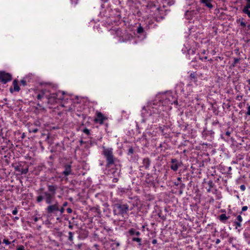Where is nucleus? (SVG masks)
Returning a JSON list of instances; mask_svg holds the SVG:
<instances>
[{
    "mask_svg": "<svg viewBox=\"0 0 250 250\" xmlns=\"http://www.w3.org/2000/svg\"><path fill=\"white\" fill-rule=\"evenodd\" d=\"M102 154L106 160V166L110 167L111 165L115 164L116 158L113 155V149L111 147H106L102 146Z\"/></svg>",
    "mask_w": 250,
    "mask_h": 250,
    "instance_id": "1",
    "label": "nucleus"
},
{
    "mask_svg": "<svg viewBox=\"0 0 250 250\" xmlns=\"http://www.w3.org/2000/svg\"><path fill=\"white\" fill-rule=\"evenodd\" d=\"M129 210V206L127 204H115L114 205L113 213L114 215H122L123 216L127 213Z\"/></svg>",
    "mask_w": 250,
    "mask_h": 250,
    "instance_id": "2",
    "label": "nucleus"
},
{
    "mask_svg": "<svg viewBox=\"0 0 250 250\" xmlns=\"http://www.w3.org/2000/svg\"><path fill=\"white\" fill-rule=\"evenodd\" d=\"M64 94V92H59L56 93L50 94L48 95V93L46 94V98L48 100V103L50 104H53L56 102V100H62L61 96H62Z\"/></svg>",
    "mask_w": 250,
    "mask_h": 250,
    "instance_id": "3",
    "label": "nucleus"
},
{
    "mask_svg": "<svg viewBox=\"0 0 250 250\" xmlns=\"http://www.w3.org/2000/svg\"><path fill=\"white\" fill-rule=\"evenodd\" d=\"M45 208L46 212L49 215L56 214L59 211V202L55 201L54 204H48Z\"/></svg>",
    "mask_w": 250,
    "mask_h": 250,
    "instance_id": "4",
    "label": "nucleus"
},
{
    "mask_svg": "<svg viewBox=\"0 0 250 250\" xmlns=\"http://www.w3.org/2000/svg\"><path fill=\"white\" fill-rule=\"evenodd\" d=\"M12 79V76L5 72H0V81L3 83H6Z\"/></svg>",
    "mask_w": 250,
    "mask_h": 250,
    "instance_id": "5",
    "label": "nucleus"
},
{
    "mask_svg": "<svg viewBox=\"0 0 250 250\" xmlns=\"http://www.w3.org/2000/svg\"><path fill=\"white\" fill-rule=\"evenodd\" d=\"M43 195H44V200L47 204H51L52 203L55 198V194L45 191L43 193Z\"/></svg>",
    "mask_w": 250,
    "mask_h": 250,
    "instance_id": "6",
    "label": "nucleus"
},
{
    "mask_svg": "<svg viewBox=\"0 0 250 250\" xmlns=\"http://www.w3.org/2000/svg\"><path fill=\"white\" fill-rule=\"evenodd\" d=\"M107 118L101 112L97 113L96 117L94 119V121L102 125Z\"/></svg>",
    "mask_w": 250,
    "mask_h": 250,
    "instance_id": "7",
    "label": "nucleus"
},
{
    "mask_svg": "<svg viewBox=\"0 0 250 250\" xmlns=\"http://www.w3.org/2000/svg\"><path fill=\"white\" fill-rule=\"evenodd\" d=\"M171 162L172 163L170 166L171 169L173 171H177L179 167L180 166V165L178 162V161L176 159H171Z\"/></svg>",
    "mask_w": 250,
    "mask_h": 250,
    "instance_id": "8",
    "label": "nucleus"
},
{
    "mask_svg": "<svg viewBox=\"0 0 250 250\" xmlns=\"http://www.w3.org/2000/svg\"><path fill=\"white\" fill-rule=\"evenodd\" d=\"M247 1L246 5L244 7L243 11L244 13L248 15L250 18V0H246Z\"/></svg>",
    "mask_w": 250,
    "mask_h": 250,
    "instance_id": "9",
    "label": "nucleus"
},
{
    "mask_svg": "<svg viewBox=\"0 0 250 250\" xmlns=\"http://www.w3.org/2000/svg\"><path fill=\"white\" fill-rule=\"evenodd\" d=\"M65 170L63 171V174L65 176H68L71 174V166L70 165H66L64 166Z\"/></svg>",
    "mask_w": 250,
    "mask_h": 250,
    "instance_id": "10",
    "label": "nucleus"
},
{
    "mask_svg": "<svg viewBox=\"0 0 250 250\" xmlns=\"http://www.w3.org/2000/svg\"><path fill=\"white\" fill-rule=\"evenodd\" d=\"M173 99V96L171 95V94H168L166 96V99H165V104H168L169 103L170 104H172L173 103H177V101L176 100H172Z\"/></svg>",
    "mask_w": 250,
    "mask_h": 250,
    "instance_id": "11",
    "label": "nucleus"
},
{
    "mask_svg": "<svg viewBox=\"0 0 250 250\" xmlns=\"http://www.w3.org/2000/svg\"><path fill=\"white\" fill-rule=\"evenodd\" d=\"M47 188H48V192L49 193H52V194H56V190L57 189V186H55V185H48L47 186Z\"/></svg>",
    "mask_w": 250,
    "mask_h": 250,
    "instance_id": "12",
    "label": "nucleus"
},
{
    "mask_svg": "<svg viewBox=\"0 0 250 250\" xmlns=\"http://www.w3.org/2000/svg\"><path fill=\"white\" fill-rule=\"evenodd\" d=\"M150 164V161L149 158H146L144 159L143 161V167H144L146 169H147L149 168Z\"/></svg>",
    "mask_w": 250,
    "mask_h": 250,
    "instance_id": "13",
    "label": "nucleus"
},
{
    "mask_svg": "<svg viewBox=\"0 0 250 250\" xmlns=\"http://www.w3.org/2000/svg\"><path fill=\"white\" fill-rule=\"evenodd\" d=\"M48 93L46 89H43L41 91V93L38 94L37 99L41 100L43 97H46V94Z\"/></svg>",
    "mask_w": 250,
    "mask_h": 250,
    "instance_id": "14",
    "label": "nucleus"
},
{
    "mask_svg": "<svg viewBox=\"0 0 250 250\" xmlns=\"http://www.w3.org/2000/svg\"><path fill=\"white\" fill-rule=\"evenodd\" d=\"M211 0H200L202 3H204L206 6H207L209 8H212V5L211 3Z\"/></svg>",
    "mask_w": 250,
    "mask_h": 250,
    "instance_id": "15",
    "label": "nucleus"
},
{
    "mask_svg": "<svg viewBox=\"0 0 250 250\" xmlns=\"http://www.w3.org/2000/svg\"><path fill=\"white\" fill-rule=\"evenodd\" d=\"M13 85L14 87V90L15 91H19L20 90V88L19 86L18 85V81L17 80H14L13 82Z\"/></svg>",
    "mask_w": 250,
    "mask_h": 250,
    "instance_id": "16",
    "label": "nucleus"
},
{
    "mask_svg": "<svg viewBox=\"0 0 250 250\" xmlns=\"http://www.w3.org/2000/svg\"><path fill=\"white\" fill-rule=\"evenodd\" d=\"M129 234L130 235H136L137 236H139L140 235V232L138 231H136L135 229H131L129 230L128 231Z\"/></svg>",
    "mask_w": 250,
    "mask_h": 250,
    "instance_id": "17",
    "label": "nucleus"
},
{
    "mask_svg": "<svg viewBox=\"0 0 250 250\" xmlns=\"http://www.w3.org/2000/svg\"><path fill=\"white\" fill-rule=\"evenodd\" d=\"M228 219L229 217H227L225 214H222L219 216V219L222 222H224Z\"/></svg>",
    "mask_w": 250,
    "mask_h": 250,
    "instance_id": "18",
    "label": "nucleus"
},
{
    "mask_svg": "<svg viewBox=\"0 0 250 250\" xmlns=\"http://www.w3.org/2000/svg\"><path fill=\"white\" fill-rule=\"evenodd\" d=\"M237 22L239 23L241 26L245 27L246 26V23L244 22V18H240L237 21Z\"/></svg>",
    "mask_w": 250,
    "mask_h": 250,
    "instance_id": "19",
    "label": "nucleus"
},
{
    "mask_svg": "<svg viewBox=\"0 0 250 250\" xmlns=\"http://www.w3.org/2000/svg\"><path fill=\"white\" fill-rule=\"evenodd\" d=\"M43 199H44V195H39L37 197L36 201L38 203H40L42 202Z\"/></svg>",
    "mask_w": 250,
    "mask_h": 250,
    "instance_id": "20",
    "label": "nucleus"
},
{
    "mask_svg": "<svg viewBox=\"0 0 250 250\" xmlns=\"http://www.w3.org/2000/svg\"><path fill=\"white\" fill-rule=\"evenodd\" d=\"M146 108L145 107H144L143 108V112H142V115L144 118L142 120V123H145L146 120V119L145 118V113L144 112V111H146Z\"/></svg>",
    "mask_w": 250,
    "mask_h": 250,
    "instance_id": "21",
    "label": "nucleus"
},
{
    "mask_svg": "<svg viewBox=\"0 0 250 250\" xmlns=\"http://www.w3.org/2000/svg\"><path fill=\"white\" fill-rule=\"evenodd\" d=\"M68 234H69V236H68V239L70 241H73V233L71 231H69L68 232Z\"/></svg>",
    "mask_w": 250,
    "mask_h": 250,
    "instance_id": "22",
    "label": "nucleus"
},
{
    "mask_svg": "<svg viewBox=\"0 0 250 250\" xmlns=\"http://www.w3.org/2000/svg\"><path fill=\"white\" fill-rule=\"evenodd\" d=\"M144 32V28L140 24L139 27L137 28V33L139 34H141Z\"/></svg>",
    "mask_w": 250,
    "mask_h": 250,
    "instance_id": "23",
    "label": "nucleus"
},
{
    "mask_svg": "<svg viewBox=\"0 0 250 250\" xmlns=\"http://www.w3.org/2000/svg\"><path fill=\"white\" fill-rule=\"evenodd\" d=\"M239 62V59L238 58H234V62L233 63L231 64V66L232 67H234L236 64L238 63Z\"/></svg>",
    "mask_w": 250,
    "mask_h": 250,
    "instance_id": "24",
    "label": "nucleus"
},
{
    "mask_svg": "<svg viewBox=\"0 0 250 250\" xmlns=\"http://www.w3.org/2000/svg\"><path fill=\"white\" fill-rule=\"evenodd\" d=\"M132 241H136V242H137L138 243H139V245H141V239L140 238H138V237H133L132 238Z\"/></svg>",
    "mask_w": 250,
    "mask_h": 250,
    "instance_id": "25",
    "label": "nucleus"
},
{
    "mask_svg": "<svg viewBox=\"0 0 250 250\" xmlns=\"http://www.w3.org/2000/svg\"><path fill=\"white\" fill-rule=\"evenodd\" d=\"M59 211H60L61 214H62L64 211V208H63V207H61L59 204Z\"/></svg>",
    "mask_w": 250,
    "mask_h": 250,
    "instance_id": "26",
    "label": "nucleus"
},
{
    "mask_svg": "<svg viewBox=\"0 0 250 250\" xmlns=\"http://www.w3.org/2000/svg\"><path fill=\"white\" fill-rule=\"evenodd\" d=\"M236 221L237 222H241L243 220V219H242V217H241V216L240 215H239L238 216H237V218H236Z\"/></svg>",
    "mask_w": 250,
    "mask_h": 250,
    "instance_id": "27",
    "label": "nucleus"
},
{
    "mask_svg": "<svg viewBox=\"0 0 250 250\" xmlns=\"http://www.w3.org/2000/svg\"><path fill=\"white\" fill-rule=\"evenodd\" d=\"M236 226V229H237L238 227H241V222L235 221L234 222Z\"/></svg>",
    "mask_w": 250,
    "mask_h": 250,
    "instance_id": "28",
    "label": "nucleus"
},
{
    "mask_svg": "<svg viewBox=\"0 0 250 250\" xmlns=\"http://www.w3.org/2000/svg\"><path fill=\"white\" fill-rule=\"evenodd\" d=\"M83 132L87 135H89L90 134V131L87 128H84L83 130Z\"/></svg>",
    "mask_w": 250,
    "mask_h": 250,
    "instance_id": "29",
    "label": "nucleus"
},
{
    "mask_svg": "<svg viewBox=\"0 0 250 250\" xmlns=\"http://www.w3.org/2000/svg\"><path fill=\"white\" fill-rule=\"evenodd\" d=\"M3 242L6 245H9L10 244V241L8 240V239H4L3 240Z\"/></svg>",
    "mask_w": 250,
    "mask_h": 250,
    "instance_id": "30",
    "label": "nucleus"
},
{
    "mask_svg": "<svg viewBox=\"0 0 250 250\" xmlns=\"http://www.w3.org/2000/svg\"><path fill=\"white\" fill-rule=\"evenodd\" d=\"M21 85H22L23 86H25L27 85V82L25 80H21Z\"/></svg>",
    "mask_w": 250,
    "mask_h": 250,
    "instance_id": "31",
    "label": "nucleus"
},
{
    "mask_svg": "<svg viewBox=\"0 0 250 250\" xmlns=\"http://www.w3.org/2000/svg\"><path fill=\"white\" fill-rule=\"evenodd\" d=\"M17 250H25L24 247L22 245H21L18 247Z\"/></svg>",
    "mask_w": 250,
    "mask_h": 250,
    "instance_id": "32",
    "label": "nucleus"
},
{
    "mask_svg": "<svg viewBox=\"0 0 250 250\" xmlns=\"http://www.w3.org/2000/svg\"><path fill=\"white\" fill-rule=\"evenodd\" d=\"M247 115L250 116V105H249L247 108V111L246 112Z\"/></svg>",
    "mask_w": 250,
    "mask_h": 250,
    "instance_id": "33",
    "label": "nucleus"
},
{
    "mask_svg": "<svg viewBox=\"0 0 250 250\" xmlns=\"http://www.w3.org/2000/svg\"><path fill=\"white\" fill-rule=\"evenodd\" d=\"M208 185H209L210 188H213V182L212 181H209L208 183Z\"/></svg>",
    "mask_w": 250,
    "mask_h": 250,
    "instance_id": "34",
    "label": "nucleus"
},
{
    "mask_svg": "<svg viewBox=\"0 0 250 250\" xmlns=\"http://www.w3.org/2000/svg\"><path fill=\"white\" fill-rule=\"evenodd\" d=\"M18 213V210L17 209V208H15L13 211H12V214L13 215H16Z\"/></svg>",
    "mask_w": 250,
    "mask_h": 250,
    "instance_id": "35",
    "label": "nucleus"
},
{
    "mask_svg": "<svg viewBox=\"0 0 250 250\" xmlns=\"http://www.w3.org/2000/svg\"><path fill=\"white\" fill-rule=\"evenodd\" d=\"M240 189H241V190L244 191L245 190V189H246V187H245V186L244 185H241L240 186Z\"/></svg>",
    "mask_w": 250,
    "mask_h": 250,
    "instance_id": "36",
    "label": "nucleus"
},
{
    "mask_svg": "<svg viewBox=\"0 0 250 250\" xmlns=\"http://www.w3.org/2000/svg\"><path fill=\"white\" fill-rule=\"evenodd\" d=\"M248 209V207L247 206H243L242 208V211H246Z\"/></svg>",
    "mask_w": 250,
    "mask_h": 250,
    "instance_id": "37",
    "label": "nucleus"
},
{
    "mask_svg": "<svg viewBox=\"0 0 250 250\" xmlns=\"http://www.w3.org/2000/svg\"><path fill=\"white\" fill-rule=\"evenodd\" d=\"M66 211L68 213H71L72 212V209L71 208H67L66 209Z\"/></svg>",
    "mask_w": 250,
    "mask_h": 250,
    "instance_id": "38",
    "label": "nucleus"
},
{
    "mask_svg": "<svg viewBox=\"0 0 250 250\" xmlns=\"http://www.w3.org/2000/svg\"><path fill=\"white\" fill-rule=\"evenodd\" d=\"M133 153V149L132 148H130L128 150V154H132Z\"/></svg>",
    "mask_w": 250,
    "mask_h": 250,
    "instance_id": "39",
    "label": "nucleus"
},
{
    "mask_svg": "<svg viewBox=\"0 0 250 250\" xmlns=\"http://www.w3.org/2000/svg\"><path fill=\"white\" fill-rule=\"evenodd\" d=\"M28 171V169H24L21 172L22 174H26Z\"/></svg>",
    "mask_w": 250,
    "mask_h": 250,
    "instance_id": "40",
    "label": "nucleus"
},
{
    "mask_svg": "<svg viewBox=\"0 0 250 250\" xmlns=\"http://www.w3.org/2000/svg\"><path fill=\"white\" fill-rule=\"evenodd\" d=\"M190 77L191 78L194 79L195 78V74L194 73H191L190 75Z\"/></svg>",
    "mask_w": 250,
    "mask_h": 250,
    "instance_id": "41",
    "label": "nucleus"
},
{
    "mask_svg": "<svg viewBox=\"0 0 250 250\" xmlns=\"http://www.w3.org/2000/svg\"><path fill=\"white\" fill-rule=\"evenodd\" d=\"M68 228H69L70 229H73V225H72L71 224V223H69V226H68Z\"/></svg>",
    "mask_w": 250,
    "mask_h": 250,
    "instance_id": "42",
    "label": "nucleus"
},
{
    "mask_svg": "<svg viewBox=\"0 0 250 250\" xmlns=\"http://www.w3.org/2000/svg\"><path fill=\"white\" fill-rule=\"evenodd\" d=\"M157 242V241L156 239H153L152 241V243L153 244H156Z\"/></svg>",
    "mask_w": 250,
    "mask_h": 250,
    "instance_id": "43",
    "label": "nucleus"
},
{
    "mask_svg": "<svg viewBox=\"0 0 250 250\" xmlns=\"http://www.w3.org/2000/svg\"><path fill=\"white\" fill-rule=\"evenodd\" d=\"M230 134V132L229 131H226V135H227L228 136H229Z\"/></svg>",
    "mask_w": 250,
    "mask_h": 250,
    "instance_id": "44",
    "label": "nucleus"
},
{
    "mask_svg": "<svg viewBox=\"0 0 250 250\" xmlns=\"http://www.w3.org/2000/svg\"><path fill=\"white\" fill-rule=\"evenodd\" d=\"M67 204L68 203L67 202H64L63 204L62 207H63V208H64L65 207H66L67 205Z\"/></svg>",
    "mask_w": 250,
    "mask_h": 250,
    "instance_id": "45",
    "label": "nucleus"
},
{
    "mask_svg": "<svg viewBox=\"0 0 250 250\" xmlns=\"http://www.w3.org/2000/svg\"><path fill=\"white\" fill-rule=\"evenodd\" d=\"M220 243V240L219 239H217L216 240V244H218Z\"/></svg>",
    "mask_w": 250,
    "mask_h": 250,
    "instance_id": "46",
    "label": "nucleus"
},
{
    "mask_svg": "<svg viewBox=\"0 0 250 250\" xmlns=\"http://www.w3.org/2000/svg\"><path fill=\"white\" fill-rule=\"evenodd\" d=\"M34 133H36L38 131V128H35L32 131Z\"/></svg>",
    "mask_w": 250,
    "mask_h": 250,
    "instance_id": "47",
    "label": "nucleus"
},
{
    "mask_svg": "<svg viewBox=\"0 0 250 250\" xmlns=\"http://www.w3.org/2000/svg\"><path fill=\"white\" fill-rule=\"evenodd\" d=\"M39 219V218H38V217H35L34 218V220L35 222H37Z\"/></svg>",
    "mask_w": 250,
    "mask_h": 250,
    "instance_id": "48",
    "label": "nucleus"
},
{
    "mask_svg": "<svg viewBox=\"0 0 250 250\" xmlns=\"http://www.w3.org/2000/svg\"><path fill=\"white\" fill-rule=\"evenodd\" d=\"M82 245L81 244H78L77 247L78 248V249H81L82 247Z\"/></svg>",
    "mask_w": 250,
    "mask_h": 250,
    "instance_id": "49",
    "label": "nucleus"
},
{
    "mask_svg": "<svg viewBox=\"0 0 250 250\" xmlns=\"http://www.w3.org/2000/svg\"><path fill=\"white\" fill-rule=\"evenodd\" d=\"M117 181H118V179H117V178H114V179H113V182H117Z\"/></svg>",
    "mask_w": 250,
    "mask_h": 250,
    "instance_id": "50",
    "label": "nucleus"
},
{
    "mask_svg": "<svg viewBox=\"0 0 250 250\" xmlns=\"http://www.w3.org/2000/svg\"><path fill=\"white\" fill-rule=\"evenodd\" d=\"M202 54H206V50H203L202 52Z\"/></svg>",
    "mask_w": 250,
    "mask_h": 250,
    "instance_id": "51",
    "label": "nucleus"
},
{
    "mask_svg": "<svg viewBox=\"0 0 250 250\" xmlns=\"http://www.w3.org/2000/svg\"><path fill=\"white\" fill-rule=\"evenodd\" d=\"M94 247L95 248H96V249H97V248L98 247V245L97 244H95V245H94Z\"/></svg>",
    "mask_w": 250,
    "mask_h": 250,
    "instance_id": "52",
    "label": "nucleus"
},
{
    "mask_svg": "<svg viewBox=\"0 0 250 250\" xmlns=\"http://www.w3.org/2000/svg\"><path fill=\"white\" fill-rule=\"evenodd\" d=\"M247 82L250 85V79H249L247 81Z\"/></svg>",
    "mask_w": 250,
    "mask_h": 250,
    "instance_id": "53",
    "label": "nucleus"
},
{
    "mask_svg": "<svg viewBox=\"0 0 250 250\" xmlns=\"http://www.w3.org/2000/svg\"><path fill=\"white\" fill-rule=\"evenodd\" d=\"M247 27H248V29H250V24H248V25H247Z\"/></svg>",
    "mask_w": 250,
    "mask_h": 250,
    "instance_id": "54",
    "label": "nucleus"
},
{
    "mask_svg": "<svg viewBox=\"0 0 250 250\" xmlns=\"http://www.w3.org/2000/svg\"><path fill=\"white\" fill-rule=\"evenodd\" d=\"M19 219V217H15L14 218V219H15V220H18Z\"/></svg>",
    "mask_w": 250,
    "mask_h": 250,
    "instance_id": "55",
    "label": "nucleus"
},
{
    "mask_svg": "<svg viewBox=\"0 0 250 250\" xmlns=\"http://www.w3.org/2000/svg\"><path fill=\"white\" fill-rule=\"evenodd\" d=\"M240 96H238L236 98V99L239 100ZM240 98H242V96H240Z\"/></svg>",
    "mask_w": 250,
    "mask_h": 250,
    "instance_id": "56",
    "label": "nucleus"
},
{
    "mask_svg": "<svg viewBox=\"0 0 250 250\" xmlns=\"http://www.w3.org/2000/svg\"><path fill=\"white\" fill-rule=\"evenodd\" d=\"M203 58L204 60H206V59H207L208 57L206 56V57H204Z\"/></svg>",
    "mask_w": 250,
    "mask_h": 250,
    "instance_id": "57",
    "label": "nucleus"
},
{
    "mask_svg": "<svg viewBox=\"0 0 250 250\" xmlns=\"http://www.w3.org/2000/svg\"><path fill=\"white\" fill-rule=\"evenodd\" d=\"M181 180V178H180V177L178 178V180L180 181Z\"/></svg>",
    "mask_w": 250,
    "mask_h": 250,
    "instance_id": "58",
    "label": "nucleus"
},
{
    "mask_svg": "<svg viewBox=\"0 0 250 250\" xmlns=\"http://www.w3.org/2000/svg\"><path fill=\"white\" fill-rule=\"evenodd\" d=\"M200 60H202V61H203L204 58H201V57H200Z\"/></svg>",
    "mask_w": 250,
    "mask_h": 250,
    "instance_id": "59",
    "label": "nucleus"
},
{
    "mask_svg": "<svg viewBox=\"0 0 250 250\" xmlns=\"http://www.w3.org/2000/svg\"><path fill=\"white\" fill-rule=\"evenodd\" d=\"M136 126H137V127H138V128H139V125H138V124H137V125H136Z\"/></svg>",
    "mask_w": 250,
    "mask_h": 250,
    "instance_id": "60",
    "label": "nucleus"
},
{
    "mask_svg": "<svg viewBox=\"0 0 250 250\" xmlns=\"http://www.w3.org/2000/svg\"><path fill=\"white\" fill-rule=\"evenodd\" d=\"M229 170H231V167H229Z\"/></svg>",
    "mask_w": 250,
    "mask_h": 250,
    "instance_id": "61",
    "label": "nucleus"
},
{
    "mask_svg": "<svg viewBox=\"0 0 250 250\" xmlns=\"http://www.w3.org/2000/svg\"><path fill=\"white\" fill-rule=\"evenodd\" d=\"M117 246H119V243H117Z\"/></svg>",
    "mask_w": 250,
    "mask_h": 250,
    "instance_id": "62",
    "label": "nucleus"
},
{
    "mask_svg": "<svg viewBox=\"0 0 250 250\" xmlns=\"http://www.w3.org/2000/svg\"><path fill=\"white\" fill-rule=\"evenodd\" d=\"M70 250V249H67V250Z\"/></svg>",
    "mask_w": 250,
    "mask_h": 250,
    "instance_id": "63",
    "label": "nucleus"
}]
</instances>
